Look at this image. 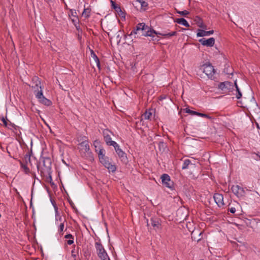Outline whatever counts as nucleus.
Instances as JSON below:
<instances>
[{"instance_id": "obj_1", "label": "nucleus", "mask_w": 260, "mask_h": 260, "mask_svg": "<svg viewBox=\"0 0 260 260\" xmlns=\"http://www.w3.org/2000/svg\"><path fill=\"white\" fill-rule=\"evenodd\" d=\"M32 81L35 84L34 86H32V88L37 89V90H35L34 92L39 102L45 106H49L51 105L52 104L51 101L46 98L43 95L42 87L41 86V81L39 80V78L35 77L33 78Z\"/></svg>"}, {"instance_id": "obj_2", "label": "nucleus", "mask_w": 260, "mask_h": 260, "mask_svg": "<svg viewBox=\"0 0 260 260\" xmlns=\"http://www.w3.org/2000/svg\"><path fill=\"white\" fill-rule=\"evenodd\" d=\"M139 31H142V35L143 36L152 37V38L154 37L153 34L157 35L158 34L157 31L151 29L145 23H139L129 35V36L131 37L133 35H137L139 34Z\"/></svg>"}, {"instance_id": "obj_3", "label": "nucleus", "mask_w": 260, "mask_h": 260, "mask_svg": "<svg viewBox=\"0 0 260 260\" xmlns=\"http://www.w3.org/2000/svg\"><path fill=\"white\" fill-rule=\"evenodd\" d=\"M51 164V160L49 157H45L43 158V168H42L41 170V174L44 176L49 177L50 180H52Z\"/></svg>"}, {"instance_id": "obj_4", "label": "nucleus", "mask_w": 260, "mask_h": 260, "mask_svg": "<svg viewBox=\"0 0 260 260\" xmlns=\"http://www.w3.org/2000/svg\"><path fill=\"white\" fill-rule=\"evenodd\" d=\"M209 79L214 80L215 79V74L216 73L215 70L213 66L210 63H207L204 64L201 68Z\"/></svg>"}, {"instance_id": "obj_5", "label": "nucleus", "mask_w": 260, "mask_h": 260, "mask_svg": "<svg viewBox=\"0 0 260 260\" xmlns=\"http://www.w3.org/2000/svg\"><path fill=\"white\" fill-rule=\"evenodd\" d=\"M95 247L96 253L101 260L108 259L109 257L106 251L100 242H96L95 243Z\"/></svg>"}, {"instance_id": "obj_6", "label": "nucleus", "mask_w": 260, "mask_h": 260, "mask_svg": "<svg viewBox=\"0 0 260 260\" xmlns=\"http://www.w3.org/2000/svg\"><path fill=\"white\" fill-rule=\"evenodd\" d=\"M235 83L230 81L221 82L218 85V88L225 92L232 91L234 89Z\"/></svg>"}, {"instance_id": "obj_7", "label": "nucleus", "mask_w": 260, "mask_h": 260, "mask_svg": "<svg viewBox=\"0 0 260 260\" xmlns=\"http://www.w3.org/2000/svg\"><path fill=\"white\" fill-rule=\"evenodd\" d=\"M101 163H102L108 170L112 172H115L116 167L114 165L111 164L109 161V157L107 156L104 157L99 159Z\"/></svg>"}, {"instance_id": "obj_8", "label": "nucleus", "mask_w": 260, "mask_h": 260, "mask_svg": "<svg viewBox=\"0 0 260 260\" xmlns=\"http://www.w3.org/2000/svg\"><path fill=\"white\" fill-rule=\"evenodd\" d=\"M162 184L166 187L173 188L174 183L171 180L170 177L167 174H163L161 176Z\"/></svg>"}, {"instance_id": "obj_9", "label": "nucleus", "mask_w": 260, "mask_h": 260, "mask_svg": "<svg viewBox=\"0 0 260 260\" xmlns=\"http://www.w3.org/2000/svg\"><path fill=\"white\" fill-rule=\"evenodd\" d=\"M231 190L238 198L244 197L245 193L244 188L238 185H233L231 187Z\"/></svg>"}, {"instance_id": "obj_10", "label": "nucleus", "mask_w": 260, "mask_h": 260, "mask_svg": "<svg viewBox=\"0 0 260 260\" xmlns=\"http://www.w3.org/2000/svg\"><path fill=\"white\" fill-rule=\"evenodd\" d=\"M199 42L203 46L212 47L215 44V39L213 38H210L208 39L202 38L199 40Z\"/></svg>"}, {"instance_id": "obj_11", "label": "nucleus", "mask_w": 260, "mask_h": 260, "mask_svg": "<svg viewBox=\"0 0 260 260\" xmlns=\"http://www.w3.org/2000/svg\"><path fill=\"white\" fill-rule=\"evenodd\" d=\"M110 133H111V132L108 129H104L103 131V134L104 141H105L107 145H109V146H110L111 144H112V142H115V141L112 140V139L110 135Z\"/></svg>"}, {"instance_id": "obj_12", "label": "nucleus", "mask_w": 260, "mask_h": 260, "mask_svg": "<svg viewBox=\"0 0 260 260\" xmlns=\"http://www.w3.org/2000/svg\"><path fill=\"white\" fill-rule=\"evenodd\" d=\"M214 200L219 207H221L224 205L223 197L222 194L216 193L214 195Z\"/></svg>"}, {"instance_id": "obj_13", "label": "nucleus", "mask_w": 260, "mask_h": 260, "mask_svg": "<svg viewBox=\"0 0 260 260\" xmlns=\"http://www.w3.org/2000/svg\"><path fill=\"white\" fill-rule=\"evenodd\" d=\"M214 33V31L213 30L209 31H205L203 29H199L198 32H197L198 37H204V36H208L211 35H212Z\"/></svg>"}, {"instance_id": "obj_14", "label": "nucleus", "mask_w": 260, "mask_h": 260, "mask_svg": "<svg viewBox=\"0 0 260 260\" xmlns=\"http://www.w3.org/2000/svg\"><path fill=\"white\" fill-rule=\"evenodd\" d=\"M116 153L122 161L126 162L127 161L126 155L121 149L116 152Z\"/></svg>"}, {"instance_id": "obj_15", "label": "nucleus", "mask_w": 260, "mask_h": 260, "mask_svg": "<svg viewBox=\"0 0 260 260\" xmlns=\"http://www.w3.org/2000/svg\"><path fill=\"white\" fill-rule=\"evenodd\" d=\"M80 145L82 149L86 152H88L90 149L88 142L86 139L80 143Z\"/></svg>"}, {"instance_id": "obj_16", "label": "nucleus", "mask_w": 260, "mask_h": 260, "mask_svg": "<svg viewBox=\"0 0 260 260\" xmlns=\"http://www.w3.org/2000/svg\"><path fill=\"white\" fill-rule=\"evenodd\" d=\"M175 22H177V23L182 25L186 27H189V24L188 23V22L184 18H177L175 20Z\"/></svg>"}, {"instance_id": "obj_17", "label": "nucleus", "mask_w": 260, "mask_h": 260, "mask_svg": "<svg viewBox=\"0 0 260 260\" xmlns=\"http://www.w3.org/2000/svg\"><path fill=\"white\" fill-rule=\"evenodd\" d=\"M189 166H194V164L191 162L190 160L186 159L183 161V163L182 166V169L185 170L188 169Z\"/></svg>"}, {"instance_id": "obj_18", "label": "nucleus", "mask_w": 260, "mask_h": 260, "mask_svg": "<svg viewBox=\"0 0 260 260\" xmlns=\"http://www.w3.org/2000/svg\"><path fill=\"white\" fill-rule=\"evenodd\" d=\"M91 55L93 60H94L97 67L100 69V61L98 57L96 55L93 50H91Z\"/></svg>"}, {"instance_id": "obj_19", "label": "nucleus", "mask_w": 260, "mask_h": 260, "mask_svg": "<svg viewBox=\"0 0 260 260\" xmlns=\"http://www.w3.org/2000/svg\"><path fill=\"white\" fill-rule=\"evenodd\" d=\"M152 226L154 228H156L157 229H159L160 227V222L158 219L157 218H151L150 220Z\"/></svg>"}, {"instance_id": "obj_20", "label": "nucleus", "mask_w": 260, "mask_h": 260, "mask_svg": "<svg viewBox=\"0 0 260 260\" xmlns=\"http://www.w3.org/2000/svg\"><path fill=\"white\" fill-rule=\"evenodd\" d=\"M66 221V219L65 218H63L62 217V215L59 214V215H57L56 216H55V224H58V223H64V222Z\"/></svg>"}, {"instance_id": "obj_21", "label": "nucleus", "mask_w": 260, "mask_h": 260, "mask_svg": "<svg viewBox=\"0 0 260 260\" xmlns=\"http://www.w3.org/2000/svg\"><path fill=\"white\" fill-rule=\"evenodd\" d=\"M158 32V34L157 35H161L166 38H169V37H170L172 36H174L176 35V34H177V32L175 31L169 32V33H160L159 32Z\"/></svg>"}, {"instance_id": "obj_22", "label": "nucleus", "mask_w": 260, "mask_h": 260, "mask_svg": "<svg viewBox=\"0 0 260 260\" xmlns=\"http://www.w3.org/2000/svg\"><path fill=\"white\" fill-rule=\"evenodd\" d=\"M23 163L28 164L30 163V155L29 153H27L25 155L23 159Z\"/></svg>"}, {"instance_id": "obj_23", "label": "nucleus", "mask_w": 260, "mask_h": 260, "mask_svg": "<svg viewBox=\"0 0 260 260\" xmlns=\"http://www.w3.org/2000/svg\"><path fill=\"white\" fill-rule=\"evenodd\" d=\"M236 88V92H237V93H236V98L238 99H239L241 98L242 96V93L240 91V89L239 88L237 84V82L236 81L235 82V85H234V88Z\"/></svg>"}, {"instance_id": "obj_24", "label": "nucleus", "mask_w": 260, "mask_h": 260, "mask_svg": "<svg viewBox=\"0 0 260 260\" xmlns=\"http://www.w3.org/2000/svg\"><path fill=\"white\" fill-rule=\"evenodd\" d=\"M58 226V232L59 233V234L60 235H63V231L64 230V223H58V224H57Z\"/></svg>"}, {"instance_id": "obj_25", "label": "nucleus", "mask_w": 260, "mask_h": 260, "mask_svg": "<svg viewBox=\"0 0 260 260\" xmlns=\"http://www.w3.org/2000/svg\"><path fill=\"white\" fill-rule=\"evenodd\" d=\"M98 156L99 159L101 158H102L104 157H106L105 156V150L103 148H100L98 153Z\"/></svg>"}, {"instance_id": "obj_26", "label": "nucleus", "mask_w": 260, "mask_h": 260, "mask_svg": "<svg viewBox=\"0 0 260 260\" xmlns=\"http://www.w3.org/2000/svg\"><path fill=\"white\" fill-rule=\"evenodd\" d=\"M90 10L89 9H84L83 13H82V16L84 17L87 18L89 17L90 16Z\"/></svg>"}, {"instance_id": "obj_27", "label": "nucleus", "mask_w": 260, "mask_h": 260, "mask_svg": "<svg viewBox=\"0 0 260 260\" xmlns=\"http://www.w3.org/2000/svg\"><path fill=\"white\" fill-rule=\"evenodd\" d=\"M110 146H112L114 148L116 152L121 149L119 145L116 142H112Z\"/></svg>"}, {"instance_id": "obj_28", "label": "nucleus", "mask_w": 260, "mask_h": 260, "mask_svg": "<svg viewBox=\"0 0 260 260\" xmlns=\"http://www.w3.org/2000/svg\"><path fill=\"white\" fill-rule=\"evenodd\" d=\"M151 115H152V113L151 112L146 111L143 114V116L145 119H149L150 118Z\"/></svg>"}, {"instance_id": "obj_29", "label": "nucleus", "mask_w": 260, "mask_h": 260, "mask_svg": "<svg viewBox=\"0 0 260 260\" xmlns=\"http://www.w3.org/2000/svg\"><path fill=\"white\" fill-rule=\"evenodd\" d=\"M176 12L178 14H179L181 15L184 16H185L189 14V12L187 10H184V11H177Z\"/></svg>"}, {"instance_id": "obj_30", "label": "nucleus", "mask_w": 260, "mask_h": 260, "mask_svg": "<svg viewBox=\"0 0 260 260\" xmlns=\"http://www.w3.org/2000/svg\"><path fill=\"white\" fill-rule=\"evenodd\" d=\"M197 115L199 116H200V117H205V118H207L208 119H211V117L209 115L206 114H204V113H202L198 112Z\"/></svg>"}, {"instance_id": "obj_31", "label": "nucleus", "mask_w": 260, "mask_h": 260, "mask_svg": "<svg viewBox=\"0 0 260 260\" xmlns=\"http://www.w3.org/2000/svg\"><path fill=\"white\" fill-rule=\"evenodd\" d=\"M117 14L119 15V16L121 17H124L125 14L121 10V8H120L118 10H116V11Z\"/></svg>"}, {"instance_id": "obj_32", "label": "nucleus", "mask_w": 260, "mask_h": 260, "mask_svg": "<svg viewBox=\"0 0 260 260\" xmlns=\"http://www.w3.org/2000/svg\"><path fill=\"white\" fill-rule=\"evenodd\" d=\"M21 164V167L26 171V172H28L29 171V169L27 167V165L28 164H25V163H23L22 162H20Z\"/></svg>"}, {"instance_id": "obj_33", "label": "nucleus", "mask_w": 260, "mask_h": 260, "mask_svg": "<svg viewBox=\"0 0 260 260\" xmlns=\"http://www.w3.org/2000/svg\"><path fill=\"white\" fill-rule=\"evenodd\" d=\"M186 112L187 113H188V114H191V115H197V114H198V112L191 110H190L189 109H186Z\"/></svg>"}, {"instance_id": "obj_34", "label": "nucleus", "mask_w": 260, "mask_h": 260, "mask_svg": "<svg viewBox=\"0 0 260 260\" xmlns=\"http://www.w3.org/2000/svg\"><path fill=\"white\" fill-rule=\"evenodd\" d=\"M71 253H72V256L74 258V259H76V257L77 256V251H76L75 250V247H74V248L72 250V251H71Z\"/></svg>"}, {"instance_id": "obj_35", "label": "nucleus", "mask_w": 260, "mask_h": 260, "mask_svg": "<svg viewBox=\"0 0 260 260\" xmlns=\"http://www.w3.org/2000/svg\"><path fill=\"white\" fill-rule=\"evenodd\" d=\"M141 4L142 7H147V3L145 2L144 0H138Z\"/></svg>"}, {"instance_id": "obj_36", "label": "nucleus", "mask_w": 260, "mask_h": 260, "mask_svg": "<svg viewBox=\"0 0 260 260\" xmlns=\"http://www.w3.org/2000/svg\"><path fill=\"white\" fill-rule=\"evenodd\" d=\"M253 158L256 160H260V154H254L253 156Z\"/></svg>"}, {"instance_id": "obj_37", "label": "nucleus", "mask_w": 260, "mask_h": 260, "mask_svg": "<svg viewBox=\"0 0 260 260\" xmlns=\"http://www.w3.org/2000/svg\"><path fill=\"white\" fill-rule=\"evenodd\" d=\"M53 207H54V210H55V216H56L57 215H59V214H60L58 212V207H57V206H56V205H53Z\"/></svg>"}, {"instance_id": "obj_38", "label": "nucleus", "mask_w": 260, "mask_h": 260, "mask_svg": "<svg viewBox=\"0 0 260 260\" xmlns=\"http://www.w3.org/2000/svg\"><path fill=\"white\" fill-rule=\"evenodd\" d=\"M64 238L66 239H74V237L72 235L69 234H68V235H66L65 236H64Z\"/></svg>"}, {"instance_id": "obj_39", "label": "nucleus", "mask_w": 260, "mask_h": 260, "mask_svg": "<svg viewBox=\"0 0 260 260\" xmlns=\"http://www.w3.org/2000/svg\"><path fill=\"white\" fill-rule=\"evenodd\" d=\"M73 21L74 22V25H75L76 29L79 30V28H80V26L78 25V22H75V21L74 20H73Z\"/></svg>"}, {"instance_id": "obj_40", "label": "nucleus", "mask_w": 260, "mask_h": 260, "mask_svg": "<svg viewBox=\"0 0 260 260\" xmlns=\"http://www.w3.org/2000/svg\"><path fill=\"white\" fill-rule=\"evenodd\" d=\"M255 124L256 125L257 128L260 130V119L258 120L257 121L255 122Z\"/></svg>"}, {"instance_id": "obj_41", "label": "nucleus", "mask_w": 260, "mask_h": 260, "mask_svg": "<svg viewBox=\"0 0 260 260\" xmlns=\"http://www.w3.org/2000/svg\"><path fill=\"white\" fill-rule=\"evenodd\" d=\"M229 211L231 213H235L236 212V209L234 207H231L229 209Z\"/></svg>"}, {"instance_id": "obj_42", "label": "nucleus", "mask_w": 260, "mask_h": 260, "mask_svg": "<svg viewBox=\"0 0 260 260\" xmlns=\"http://www.w3.org/2000/svg\"><path fill=\"white\" fill-rule=\"evenodd\" d=\"M67 243H68L69 245H72V244H73V243H74V239H69V240L67 241Z\"/></svg>"}, {"instance_id": "obj_43", "label": "nucleus", "mask_w": 260, "mask_h": 260, "mask_svg": "<svg viewBox=\"0 0 260 260\" xmlns=\"http://www.w3.org/2000/svg\"><path fill=\"white\" fill-rule=\"evenodd\" d=\"M2 121L3 122L4 125L5 126H7V120H6V119L4 117L2 118Z\"/></svg>"}, {"instance_id": "obj_44", "label": "nucleus", "mask_w": 260, "mask_h": 260, "mask_svg": "<svg viewBox=\"0 0 260 260\" xmlns=\"http://www.w3.org/2000/svg\"><path fill=\"white\" fill-rule=\"evenodd\" d=\"M111 3L112 8L114 9V7H115L117 5L112 1H111Z\"/></svg>"}, {"instance_id": "obj_45", "label": "nucleus", "mask_w": 260, "mask_h": 260, "mask_svg": "<svg viewBox=\"0 0 260 260\" xmlns=\"http://www.w3.org/2000/svg\"><path fill=\"white\" fill-rule=\"evenodd\" d=\"M120 7L117 5H116L115 7H114V9L116 11V10H118Z\"/></svg>"}, {"instance_id": "obj_46", "label": "nucleus", "mask_w": 260, "mask_h": 260, "mask_svg": "<svg viewBox=\"0 0 260 260\" xmlns=\"http://www.w3.org/2000/svg\"><path fill=\"white\" fill-rule=\"evenodd\" d=\"M46 2L49 3L50 2H51L52 0H45Z\"/></svg>"}, {"instance_id": "obj_47", "label": "nucleus", "mask_w": 260, "mask_h": 260, "mask_svg": "<svg viewBox=\"0 0 260 260\" xmlns=\"http://www.w3.org/2000/svg\"><path fill=\"white\" fill-rule=\"evenodd\" d=\"M164 144V143H163V142H161V143H159V146H160V145H163Z\"/></svg>"}, {"instance_id": "obj_48", "label": "nucleus", "mask_w": 260, "mask_h": 260, "mask_svg": "<svg viewBox=\"0 0 260 260\" xmlns=\"http://www.w3.org/2000/svg\"><path fill=\"white\" fill-rule=\"evenodd\" d=\"M201 27H202L203 28H205V27L204 26H203V25H201V26H200Z\"/></svg>"}, {"instance_id": "obj_49", "label": "nucleus", "mask_w": 260, "mask_h": 260, "mask_svg": "<svg viewBox=\"0 0 260 260\" xmlns=\"http://www.w3.org/2000/svg\"><path fill=\"white\" fill-rule=\"evenodd\" d=\"M52 205H55V204L54 203H53L52 202Z\"/></svg>"}, {"instance_id": "obj_50", "label": "nucleus", "mask_w": 260, "mask_h": 260, "mask_svg": "<svg viewBox=\"0 0 260 260\" xmlns=\"http://www.w3.org/2000/svg\"><path fill=\"white\" fill-rule=\"evenodd\" d=\"M147 76H149L150 77H151V75H148Z\"/></svg>"}]
</instances>
